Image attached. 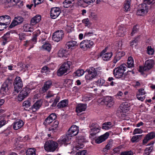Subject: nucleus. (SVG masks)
Masks as SVG:
<instances>
[{
  "label": "nucleus",
  "instance_id": "nucleus-1",
  "mask_svg": "<svg viewBox=\"0 0 155 155\" xmlns=\"http://www.w3.org/2000/svg\"><path fill=\"white\" fill-rule=\"evenodd\" d=\"M79 132L78 127L76 125H73L69 129L65 135H64L58 141V143L52 140L47 141L44 145H68L71 143V138L77 135Z\"/></svg>",
  "mask_w": 155,
  "mask_h": 155
},
{
  "label": "nucleus",
  "instance_id": "nucleus-2",
  "mask_svg": "<svg viewBox=\"0 0 155 155\" xmlns=\"http://www.w3.org/2000/svg\"><path fill=\"white\" fill-rule=\"evenodd\" d=\"M127 66L125 63L123 64L120 66L115 68L113 70V74L115 77L117 78L124 79L126 75L124 72L127 68Z\"/></svg>",
  "mask_w": 155,
  "mask_h": 155
},
{
  "label": "nucleus",
  "instance_id": "nucleus-3",
  "mask_svg": "<svg viewBox=\"0 0 155 155\" xmlns=\"http://www.w3.org/2000/svg\"><path fill=\"white\" fill-rule=\"evenodd\" d=\"M72 64V63L70 61H68L64 63L60 67L57 71V75L59 76H61L70 70V67Z\"/></svg>",
  "mask_w": 155,
  "mask_h": 155
},
{
  "label": "nucleus",
  "instance_id": "nucleus-4",
  "mask_svg": "<svg viewBox=\"0 0 155 155\" xmlns=\"http://www.w3.org/2000/svg\"><path fill=\"white\" fill-rule=\"evenodd\" d=\"M97 70V68H95L93 67L87 69L86 72L87 73L86 74L85 76L86 79L88 80H91L95 78L96 76L98 75L99 72Z\"/></svg>",
  "mask_w": 155,
  "mask_h": 155
},
{
  "label": "nucleus",
  "instance_id": "nucleus-5",
  "mask_svg": "<svg viewBox=\"0 0 155 155\" xmlns=\"http://www.w3.org/2000/svg\"><path fill=\"white\" fill-rule=\"evenodd\" d=\"M12 83L9 80H6L2 84L0 93L3 95L8 94L10 92Z\"/></svg>",
  "mask_w": 155,
  "mask_h": 155
},
{
  "label": "nucleus",
  "instance_id": "nucleus-6",
  "mask_svg": "<svg viewBox=\"0 0 155 155\" xmlns=\"http://www.w3.org/2000/svg\"><path fill=\"white\" fill-rule=\"evenodd\" d=\"M154 62L153 60L149 59L147 60L145 63L143 67L140 66L139 69V71L142 73L144 71L150 70L153 66Z\"/></svg>",
  "mask_w": 155,
  "mask_h": 155
},
{
  "label": "nucleus",
  "instance_id": "nucleus-7",
  "mask_svg": "<svg viewBox=\"0 0 155 155\" xmlns=\"http://www.w3.org/2000/svg\"><path fill=\"white\" fill-rule=\"evenodd\" d=\"M14 90L13 93H18L21 89L23 86L22 82L20 78L16 77L14 82Z\"/></svg>",
  "mask_w": 155,
  "mask_h": 155
},
{
  "label": "nucleus",
  "instance_id": "nucleus-8",
  "mask_svg": "<svg viewBox=\"0 0 155 155\" xmlns=\"http://www.w3.org/2000/svg\"><path fill=\"white\" fill-rule=\"evenodd\" d=\"M31 92V89L28 87L24 88L20 92L18 96V99L19 101H21L27 97Z\"/></svg>",
  "mask_w": 155,
  "mask_h": 155
},
{
  "label": "nucleus",
  "instance_id": "nucleus-9",
  "mask_svg": "<svg viewBox=\"0 0 155 155\" xmlns=\"http://www.w3.org/2000/svg\"><path fill=\"white\" fill-rule=\"evenodd\" d=\"M107 49V48H106L100 53L99 54L100 57H101L102 59L105 61H108L110 60L113 55L112 52H106Z\"/></svg>",
  "mask_w": 155,
  "mask_h": 155
},
{
  "label": "nucleus",
  "instance_id": "nucleus-10",
  "mask_svg": "<svg viewBox=\"0 0 155 155\" xmlns=\"http://www.w3.org/2000/svg\"><path fill=\"white\" fill-rule=\"evenodd\" d=\"M64 36V31L62 30H58L54 33L52 38L53 40L58 42L61 40Z\"/></svg>",
  "mask_w": 155,
  "mask_h": 155
},
{
  "label": "nucleus",
  "instance_id": "nucleus-11",
  "mask_svg": "<svg viewBox=\"0 0 155 155\" xmlns=\"http://www.w3.org/2000/svg\"><path fill=\"white\" fill-rule=\"evenodd\" d=\"M94 45V43L90 40H84L80 44V48L84 50L92 48Z\"/></svg>",
  "mask_w": 155,
  "mask_h": 155
},
{
  "label": "nucleus",
  "instance_id": "nucleus-12",
  "mask_svg": "<svg viewBox=\"0 0 155 155\" xmlns=\"http://www.w3.org/2000/svg\"><path fill=\"white\" fill-rule=\"evenodd\" d=\"M57 118V116L54 113L51 114L45 119L43 123V124L46 127L50 125Z\"/></svg>",
  "mask_w": 155,
  "mask_h": 155
},
{
  "label": "nucleus",
  "instance_id": "nucleus-13",
  "mask_svg": "<svg viewBox=\"0 0 155 155\" xmlns=\"http://www.w3.org/2000/svg\"><path fill=\"white\" fill-rule=\"evenodd\" d=\"M155 0H144V3L139 5V7L141 8V10H143L144 11L148 12V7L147 4L149 5L153 4L155 2Z\"/></svg>",
  "mask_w": 155,
  "mask_h": 155
},
{
  "label": "nucleus",
  "instance_id": "nucleus-14",
  "mask_svg": "<svg viewBox=\"0 0 155 155\" xmlns=\"http://www.w3.org/2000/svg\"><path fill=\"white\" fill-rule=\"evenodd\" d=\"M51 16L52 18L55 19L60 14L61 11L59 8H53L51 9Z\"/></svg>",
  "mask_w": 155,
  "mask_h": 155
},
{
  "label": "nucleus",
  "instance_id": "nucleus-15",
  "mask_svg": "<svg viewBox=\"0 0 155 155\" xmlns=\"http://www.w3.org/2000/svg\"><path fill=\"white\" fill-rule=\"evenodd\" d=\"M109 133L107 132L103 135L98 137L95 140V142L97 144L100 143L105 141L108 137Z\"/></svg>",
  "mask_w": 155,
  "mask_h": 155
},
{
  "label": "nucleus",
  "instance_id": "nucleus-16",
  "mask_svg": "<svg viewBox=\"0 0 155 155\" xmlns=\"http://www.w3.org/2000/svg\"><path fill=\"white\" fill-rule=\"evenodd\" d=\"M125 53L124 51H117L115 53V56L113 60V63L116 64L122 57L125 55Z\"/></svg>",
  "mask_w": 155,
  "mask_h": 155
},
{
  "label": "nucleus",
  "instance_id": "nucleus-17",
  "mask_svg": "<svg viewBox=\"0 0 155 155\" xmlns=\"http://www.w3.org/2000/svg\"><path fill=\"white\" fill-rule=\"evenodd\" d=\"M103 101L105 104L109 107L113 106L114 104V98L111 96L105 97L104 98Z\"/></svg>",
  "mask_w": 155,
  "mask_h": 155
},
{
  "label": "nucleus",
  "instance_id": "nucleus-18",
  "mask_svg": "<svg viewBox=\"0 0 155 155\" xmlns=\"http://www.w3.org/2000/svg\"><path fill=\"white\" fill-rule=\"evenodd\" d=\"M155 137V133L154 132H151L147 134L144 137L143 141V144H147L148 141Z\"/></svg>",
  "mask_w": 155,
  "mask_h": 155
},
{
  "label": "nucleus",
  "instance_id": "nucleus-19",
  "mask_svg": "<svg viewBox=\"0 0 155 155\" xmlns=\"http://www.w3.org/2000/svg\"><path fill=\"white\" fill-rule=\"evenodd\" d=\"M59 122L58 121L55 120L53 122L50 124L48 128V131L55 132L58 130Z\"/></svg>",
  "mask_w": 155,
  "mask_h": 155
},
{
  "label": "nucleus",
  "instance_id": "nucleus-20",
  "mask_svg": "<svg viewBox=\"0 0 155 155\" xmlns=\"http://www.w3.org/2000/svg\"><path fill=\"white\" fill-rule=\"evenodd\" d=\"M52 85V81L51 80H48L45 81L43 87L42 88V90L44 92H46L50 89Z\"/></svg>",
  "mask_w": 155,
  "mask_h": 155
},
{
  "label": "nucleus",
  "instance_id": "nucleus-21",
  "mask_svg": "<svg viewBox=\"0 0 155 155\" xmlns=\"http://www.w3.org/2000/svg\"><path fill=\"white\" fill-rule=\"evenodd\" d=\"M78 45L77 41H68L65 45L66 48L67 49H73V48H75Z\"/></svg>",
  "mask_w": 155,
  "mask_h": 155
},
{
  "label": "nucleus",
  "instance_id": "nucleus-22",
  "mask_svg": "<svg viewBox=\"0 0 155 155\" xmlns=\"http://www.w3.org/2000/svg\"><path fill=\"white\" fill-rule=\"evenodd\" d=\"M87 107V104H78L76 107V111L78 113H79L84 111Z\"/></svg>",
  "mask_w": 155,
  "mask_h": 155
},
{
  "label": "nucleus",
  "instance_id": "nucleus-23",
  "mask_svg": "<svg viewBox=\"0 0 155 155\" xmlns=\"http://www.w3.org/2000/svg\"><path fill=\"white\" fill-rule=\"evenodd\" d=\"M42 101L39 100L36 101L32 106V109L33 111H35L38 110L41 107Z\"/></svg>",
  "mask_w": 155,
  "mask_h": 155
},
{
  "label": "nucleus",
  "instance_id": "nucleus-24",
  "mask_svg": "<svg viewBox=\"0 0 155 155\" xmlns=\"http://www.w3.org/2000/svg\"><path fill=\"white\" fill-rule=\"evenodd\" d=\"M24 124L21 120L16 121L13 124V128L15 130H17L21 127Z\"/></svg>",
  "mask_w": 155,
  "mask_h": 155
},
{
  "label": "nucleus",
  "instance_id": "nucleus-25",
  "mask_svg": "<svg viewBox=\"0 0 155 155\" xmlns=\"http://www.w3.org/2000/svg\"><path fill=\"white\" fill-rule=\"evenodd\" d=\"M1 22L7 25H8L11 21V18L8 15H2Z\"/></svg>",
  "mask_w": 155,
  "mask_h": 155
},
{
  "label": "nucleus",
  "instance_id": "nucleus-26",
  "mask_svg": "<svg viewBox=\"0 0 155 155\" xmlns=\"http://www.w3.org/2000/svg\"><path fill=\"white\" fill-rule=\"evenodd\" d=\"M126 32V30L125 28L120 27L117 32V35L119 37H123L125 35Z\"/></svg>",
  "mask_w": 155,
  "mask_h": 155
},
{
  "label": "nucleus",
  "instance_id": "nucleus-27",
  "mask_svg": "<svg viewBox=\"0 0 155 155\" xmlns=\"http://www.w3.org/2000/svg\"><path fill=\"white\" fill-rule=\"evenodd\" d=\"M68 54V51L66 49H61L59 50L58 53V56L60 57L67 58Z\"/></svg>",
  "mask_w": 155,
  "mask_h": 155
},
{
  "label": "nucleus",
  "instance_id": "nucleus-28",
  "mask_svg": "<svg viewBox=\"0 0 155 155\" xmlns=\"http://www.w3.org/2000/svg\"><path fill=\"white\" fill-rule=\"evenodd\" d=\"M68 101L67 99H64L61 101L57 105L58 108H61L67 107L68 105Z\"/></svg>",
  "mask_w": 155,
  "mask_h": 155
},
{
  "label": "nucleus",
  "instance_id": "nucleus-29",
  "mask_svg": "<svg viewBox=\"0 0 155 155\" xmlns=\"http://www.w3.org/2000/svg\"><path fill=\"white\" fill-rule=\"evenodd\" d=\"M77 143L76 145L79 144L80 145H84L85 144L86 140L84 138L83 136H81L78 137V139H76Z\"/></svg>",
  "mask_w": 155,
  "mask_h": 155
},
{
  "label": "nucleus",
  "instance_id": "nucleus-30",
  "mask_svg": "<svg viewBox=\"0 0 155 155\" xmlns=\"http://www.w3.org/2000/svg\"><path fill=\"white\" fill-rule=\"evenodd\" d=\"M131 0H126L124 5V9L126 12L130 10V6Z\"/></svg>",
  "mask_w": 155,
  "mask_h": 155
},
{
  "label": "nucleus",
  "instance_id": "nucleus-31",
  "mask_svg": "<svg viewBox=\"0 0 155 155\" xmlns=\"http://www.w3.org/2000/svg\"><path fill=\"white\" fill-rule=\"evenodd\" d=\"M100 128L99 127H96V128H91V130L90 131V134L92 136L94 137L97 133L100 132Z\"/></svg>",
  "mask_w": 155,
  "mask_h": 155
},
{
  "label": "nucleus",
  "instance_id": "nucleus-32",
  "mask_svg": "<svg viewBox=\"0 0 155 155\" xmlns=\"http://www.w3.org/2000/svg\"><path fill=\"white\" fill-rule=\"evenodd\" d=\"M125 64L127 66V68L133 67L134 66V61L133 58L130 56L128 57L127 62Z\"/></svg>",
  "mask_w": 155,
  "mask_h": 155
},
{
  "label": "nucleus",
  "instance_id": "nucleus-33",
  "mask_svg": "<svg viewBox=\"0 0 155 155\" xmlns=\"http://www.w3.org/2000/svg\"><path fill=\"white\" fill-rule=\"evenodd\" d=\"M45 149L48 152H54L58 148L57 146H44Z\"/></svg>",
  "mask_w": 155,
  "mask_h": 155
},
{
  "label": "nucleus",
  "instance_id": "nucleus-34",
  "mask_svg": "<svg viewBox=\"0 0 155 155\" xmlns=\"http://www.w3.org/2000/svg\"><path fill=\"white\" fill-rule=\"evenodd\" d=\"M36 150L34 148H30L26 151V155H36Z\"/></svg>",
  "mask_w": 155,
  "mask_h": 155
},
{
  "label": "nucleus",
  "instance_id": "nucleus-35",
  "mask_svg": "<svg viewBox=\"0 0 155 155\" xmlns=\"http://www.w3.org/2000/svg\"><path fill=\"white\" fill-rule=\"evenodd\" d=\"M40 31H39V33L37 32H35L33 33V38L31 41V42H33V44H35L36 42L37 37L40 34Z\"/></svg>",
  "mask_w": 155,
  "mask_h": 155
},
{
  "label": "nucleus",
  "instance_id": "nucleus-36",
  "mask_svg": "<svg viewBox=\"0 0 155 155\" xmlns=\"http://www.w3.org/2000/svg\"><path fill=\"white\" fill-rule=\"evenodd\" d=\"M129 106L128 103L127 102H124L122 103L120 106V107L121 110L123 111L125 110H126L127 108Z\"/></svg>",
  "mask_w": 155,
  "mask_h": 155
},
{
  "label": "nucleus",
  "instance_id": "nucleus-37",
  "mask_svg": "<svg viewBox=\"0 0 155 155\" xmlns=\"http://www.w3.org/2000/svg\"><path fill=\"white\" fill-rule=\"evenodd\" d=\"M142 136V135H138L133 136L131 139V141L133 143L137 142L139 141V139L141 138Z\"/></svg>",
  "mask_w": 155,
  "mask_h": 155
},
{
  "label": "nucleus",
  "instance_id": "nucleus-38",
  "mask_svg": "<svg viewBox=\"0 0 155 155\" xmlns=\"http://www.w3.org/2000/svg\"><path fill=\"white\" fill-rule=\"evenodd\" d=\"M81 146H72L71 149L72 150L71 153H74L77 152L80 149L83 148V147H80Z\"/></svg>",
  "mask_w": 155,
  "mask_h": 155
},
{
  "label": "nucleus",
  "instance_id": "nucleus-39",
  "mask_svg": "<svg viewBox=\"0 0 155 155\" xmlns=\"http://www.w3.org/2000/svg\"><path fill=\"white\" fill-rule=\"evenodd\" d=\"M84 73V71L83 69H78L74 72L75 76L80 77Z\"/></svg>",
  "mask_w": 155,
  "mask_h": 155
},
{
  "label": "nucleus",
  "instance_id": "nucleus-40",
  "mask_svg": "<svg viewBox=\"0 0 155 155\" xmlns=\"http://www.w3.org/2000/svg\"><path fill=\"white\" fill-rule=\"evenodd\" d=\"M111 125V123L110 122L105 123L102 124V128L105 130H108L110 128L109 126Z\"/></svg>",
  "mask_w": 155,
  "mask_h": 155
},
{
  "label": "nucleus",
  "instance_id": "nucleus-41",
  "mask_svg": "<svg viewBox=\"0 0 155 155\" xmlns=\"http://www.w3.org/2000/svg\"><path fill=\"white\" fill-rule=\"evenodd\" d=\"M63 6L65 8H67L71 5V2L68 0H65L63 3Z\"/></svg>",
  "mask_w": 155,
  "mask_h": 155
},
{
  "label": "nucleus",
  "instance_id": "nucleus-42",
  "mask_svg": "<svg viewBox=\"0 0 155 155\" xmlns=\"http://www.w3.org/2000/svg\"><path fill=\"white\" fill-rule=\"evenodd\" d=\"M42 48L44 50L50 51L51 50V45L48 43H45L42 46Z\"/></svg>",
  "mask_w": 155,
  "mask_h": 155
},
{
  "label": "nucleus",
  "instance_id": "nucleus-43",
  "mask_svg": "<svg viewBox=\"0 0 155 155\" xmlns=\"http://www.w3.org/2000/svg\"><path fill=\"white\" fill-rule=\"evenodd\" d=\"M154 52V49L152 48L150 46H149L147 47V53L149 55H153Z\"/></svg>",
  "mask_w": 155,
  "mask_h": 155
},
{
  "label": "nucleus",
  "instance_id": "nucleus-44",
  "mask_svg": "<svg viewBox=\"0 0 155 155\" xmlns=\"http://www.w3.org/2000/svg\"><path fill=\"white\" fill-rule=\"evenodd\" d=\"M22 105L24 108H28L31 106V103L29 100L25 101L23 102Z\"/></svg>",
  "mask_w": 155,
  "mask_h": 155
},
{
  "label": "nucleus",
  "instance_id": "nucleus-45",
  "mask_svg": "<svg viewBox=\"0 0 155 155\" xmlns=\"http://www.w3.org/2000/svg\"><path fill=\"white\" fill-rule=\"evenodd\" d=\"M141 8L139 7L137 11V14L138 15H143L147 13V12L144 11L143 10H141Z\"/></svg>",
  "mask_w": 155,
  "mask_h": 155
},
{
  "label": "nucleus",
  "instance_id": "nucleus-46",
  "mask_svg": "<svg viewBox=\"0 0 155 155\" xmlns=\"http://www.w3.org/2000/svg\"><path fill=\"white\" fill-rule=\"evenodd\" d=\"M21 137H19L17 138V140L18 141L22 142H26L27 141H28L30 140V138H29L28 135H26L22 139Z\"/></svg>",
  "mask_w": 155,
  "mask_h": 155
},
{
  "label": "nucleus",
  "instance_id": "nucleus-47",
  "mask_svg": "<svg viewBox=\"0 0 155 155\" xmlns=\"http://www.w3.org/2000/svg\"><path fill=\"white\" fill-rule=\"evenodd\" d=\"M105 82V81L101 78H100L96 82V83L97 84V85L101 86L103 85H104V84Z\"/></svg>",
  "mask_w": 155,
  "mask_h": 155
},
{
  "label": "nucleus",
  "instance_id": "nucleus-48",
  "mask_svg": "<svg viewBox=\"0 0 155 155\" xmlns=\"http://www.w3.org/2000/svg\"><path fill=\"white\" fill-rule=\"evenodd\" d=\"M60 99V97L58 96H57L54 99L53 103L51 104V106L53 107H55L56 106L57 103L59 102Z\"/></svg>",
  "mask_w": 155,
  "mask_h": 155
},
{
  "label": "nucleus",
  "instance_id": "nucleus-49",
  "mask_svg": "<svg viewBox=\"0 0 155 155\" xmlns=\"http://www.w3.org/2000/svg\"><path fill=\"white\" fill-rule=\"evenodd\" d=\"M153 146H151L150 147L147 148L145 150L144 154L145 155H149L152 151L153 149Z\"/></svg>",
  "mask_w": 155,
  "mask_h": 155
},
{
  "label": "nucleus",
  "instance_id": "nucleus-50",
  "mask_svg": "<svg viewBox=\"0 0 155 155\" xmlns=\"http://www.w3.org/2000/svg\"><path fill=\"white\" fill-rule=\"evenodd\" d=\"M139 28V27L137 25H135L133 27L131 33L132 36L138 31Z\"/></svg>",
  "mask_w": 155,
  "mask_h": 155
},
{
  "label": "nucleus",
  "instance_id": "nucleus-51",
  "mask_svg": "<svg viewBox=\"0 0 155 155\" xmlns=\"http://www.w3.org/2000/svg\"><path fill=\"white\" fill-rule=\"evenodd\" d=\"M14 18L16 21H17V22L19 25L24 20L23 18L21 16L15 17Z\"/></svg>",
  "mask_w": 155,
  "mask_h": 155
},
{
  "label": "nucleus",
  "instance_id": "nucleus-52",
  "mask_svg": "<svg viewBox=\"0 0 155 155\" xmlns=\"http://www.w3.org/2000/svg\"><path fill=\"white\" fill-rule=\"evenodd\" d=\"M93 98V97L92 94L90 95H87L84 97L83 99L85 101H87L92 100Z\"/></svg>",
  "mask_w": 155,
  "mask_h": 155
},
{
  "label": "nucleus",
  "instance_id": "nucleus-53",
  "mask_svg": "<svg viewBox=\"0 0 155 155\" xmlns=\"http://www.w3.org/2000/svg\"><path fill=\"white\" fill-rule=\"evenodd\" d=\"M82 22L85 24V26L90 25V22L88 18L84 19L82 21Z\"/></svg>",
  "mask_w": 155,
  "mask_h": 155
},
{
  "label": "nucleus",
  "instance_id": "nucleus-54",
  "mask_svg": "<svg viewBox=\"0 0 155 155\" xmlns=\"http://www.w3.org/2000/svg\"><path fill=\"white\" fill-rule=\"evenodd\" d=\"M19 25L17 22V21H16L15 19L14 18L12 22V23L9 27V28H12L13 27Z\"/></svg>",
  "mask_w": 155,
  "mask_h": 155
},
{
  "label": "nucleus",
  "instance_id": "nucleus-55",
  "mask_svg": "<svg viewBox=\"0 0 155 155\" xmlns=\"http://www.w3.org/2000/svg\"><path fill=\"white\" fill-rule=\"evenodd\" d=\"M14 3V0H8L7 7H10L15 5Z\"/></svg>",
  "mask_w": 155,
  "mask_h": 155
},
{
  "label": "nucleus",
  "instance_id": "nucleus-56",
  "mask_svg": "<svg viewBox=\"0 0 155 155\" xmlns=\"http://www.w3.org/2000/svg\"><path fill=\"white\" fill-rule=\"evenodd\" d=\"M44 0H33V2L34 3V6L35 7L36 5H38L42 3Z\"/></svg>",
  "mask_w": 155,
  "mask_h": 155
},
{
  "label": "nucleus",
  "instance_id": "nucleus-57",
  "mask_svg": "<svg viewBox=\"0 0 155 155\" xmlns=\"http://www.w3.org/2000/svg\"><path fill=\"white\" fill-rule=\"evenodd\" d=\"M139 36L137 37L134 38V40L130 42V46H132L135 44H137L138 41V39Z\"/></svg>",
  "mask_w": 155,
  "mask_h": 155
},
{
  "label": "nucleus",
  "instance_id": "nucleus-58",
  "mask_svg": "<svg viewBox=\"0 0 155 155\" xmlns=\"http://www.w3.org/2000/svg\"><path fill=\"white\" fill-rule=\"evenodd\" d=\"M133 153L131 151H126L121 153V155H133Z\"/></svg>",
  "mask_w": 155,
  "mask_h": 155
},
{
  "label": "nucleus",
  "instance_id": "nucleus-59",
  "mask_svg": "<svg viewBox=\"0 0 155 155\" xmlns=\"http://www.w3.org/2000/svg\"><path fill=\"white\" fill-rule=\"evenodd\" d=\"M114 80V78L112 77H109L108 79V81L109 82H110V85L111 86H114V84H115V82L113 81V80Z\"/></svg>",
  "mask_w": 155,
  "mask_h": 155
},
{
  "label": "nucleus",
  "instance_id": "nucleus-60",
  "mask_svg": "<svg viewBox=\"0 0 155 155\" xmlns=\"http://www.w3.org/2000/svg\"><path fill=\"white\" fill-rule=\"evenodd\" d=\"M146 92L144 91V89L143 88H141L138 90V91L137 93V94H140V95H143L145 94Z\"/></svg>",
  "mask_w": 155,
  "mask_h": 155
},
{
  "label": "nucleus",
  "instance_id": "nucleus-61",
  "mask_svg": "<svg viewBox=\"0 0 155 155\" xmlns=\"http://www.w3.org/2000/svg\"><path fill=\"white\" fill-rule=\"evenodd\" d=\"M7 25L3 23H0V31H3L4 29L6 28L7 27Z\"/></svg>",
  "mask_w": 155,
  "mask_h": 155
},
{
  "label": "nucleus",
  "instance_id": "nucleus-62",
  "mask_svg": "<svg viewBox=\"0 0 155 155\" xmlns=\"http://www.w3.org/2000/svg\"><path fill=\"white\" fill-rule=\"evenodd\" d=\"M54 94H53L52 92L51 91H49L46 96V98H48L54 96Z\"/></svg>",
  "mask_w": 155,
  "mask_h": 155
},
{
  "label": "nucleus",
  "instance_id": "nucleus-63",
  "mask_svg": "<svg viewBox=\"0 0 155 155\" xmlns=\"http://www.w3.org/2000/svg\"><path fill=\"white\" fill-rule=\"evenodd\" d=\"M11 32L10 31H8L7 33L5 34L3 37V39H7L8 40L10 37V35Z\"/></svg>",
  "mask_w": 155,
  "mask_h": 155
},
{
  "label": "nucleus",
  "instance_id": "nucleus-64",
  "mask_svg": "<svg viewBox=\"0 0 155 155\" xmlns=\"http://www.w3.org/2000/svg\"><path fill=\"white\" fill-rule=\"evenodd\" d=\"M142 130L140 129L136 128L133 131V134H136L142 133Z\"/></svg>",
  "mask_w": 155,
  "mask_h": 155
}]
</instances>
